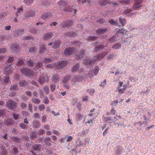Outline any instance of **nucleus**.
<instances>
[{
  "label": "nucleus",
  "instance_id": "obj_1",
  "mask_svg": "<svg viewBox=\"0 0 155 155\" xmlns=\"http://www.w3.org/2000/svg\"><path fill=\"white\" fill-rule=\"evenodd\" d=\"M107 54V53L104 52L100 54H98L94 57L93 59L91 60L89 59H86L84 61V63L86 65L89 64L91 66L97 61H99L102 59L103 57Z\"/></svg>",
  "mask_w": 155,
  "mask_h": 155
},
{
  "label": "nucleus",
  "instance_id": "obj_2",
  "mask_svg": "<svg viewBox=\"0 0 155 155\" xmlns=\"http://www.w3.org/2000/svg\"><path fill=\"white\" fill-rule=\"evenodd\" d=\"M57 4L59 6L62 7V10L68 12H70L72 11V8H70V5L68 3L65 1L60 0L57 3Z\"/></svg>",
  "mask_w": 155,
  "mask_h": 155
},
{
  "label": "nucleus",
  "instance_id": "obj_3",
  "mask_svg": "<svg viewBox=\"0 0 155 155\" xmlns=\"http://www.w3.org/2000/svg\"><path fill=\"white\" fill-rule=\"evenodd\" d=\"M21 72L26 76L32 77L34 73L29 68H22L21 70Z\"/></svg>",
  "mask_w": 155,
  "mask_h": 155
},
{
  "label": "nucleus",
  "instance_id": "obj_4",
  "mask_svg": "<svg viewBox=\"0 0 155 155\" xmlns=\"http://www.w3.org/2000/svg\"><path fill=\"white\" fill-rule=\"evenodd\" d=\"M35 15V11L33 9H28L26 12L25 13L23 16L25 18H27L30 17H33Z\"/></svg>",
  "mask_w": 155,
  "mask_h": 155
},
{
  "label": "nucleus",
  "instance_id": "obj_5",
  "mask_svg": "<svg viewBox=\"0 0 155 155\" xmlns=\"http://www.w3.org/2000/svg\"><path fill=\"white\" fill-rule=\"evenodd\" d=\"M84 50L81 49L80 52L76 51L74 52V56L76 58L77 60H79L83 58L85 53Z\"/></svg>",
  "mask_w": 155,
  "mask_h": 155
},
{
  "label": "nucleus",
  "instance_id": "obj_6",
  "mask_svg": "<svg viewBox=\"0 0 155 155\" xmlns=\"http://www.w3.org/2000/svg\"><path fill=\"white\" fill-rule=\"evenodd\" d=\"M16 102L13 101L9 100L6 103V106L9 108L13 109L16 107Z\"/></svg>",
  "mask_w": 155,
  "mask_h": 155
},
{
  "label": "nucleus",
  "instance_id": "obj_7",
  "mask_svg": "<svg viewBox=\"0 0 155 155\" xmlns=\"http://www.w3.org/2000/svg\"><path fill=\"white\" fill-rule=\"evenodd\" d=\"M142 0H136L134 5L132 6V8L134 10H137L140 7L142 6L141 5L142 3Z\"/></svg>",
  "mask_w": 155,
  "mask_h": 155
},
{
  "label": "nucleus",
  "instance_id": "obj_8",
  "mask_svg": "<svg viewBox=\"0 0 155 155\" xmlns=\"http://www.w3.org/2000/svg\"><path fill=\"white\" fill-rule=\"evenodd\" d=\"M76 49L74 48H67L65 49L64 53L66 55H71L75 51Z\"/></svg>",
  "mask_w": 155,
  "mask_h": 155
},
{
  "label": "nucleus",
  "instance_id": "obj_9",
  "mask_svg": "<svg viewBox=\"0 0 155 155\" xmlns=\"http://www.w3.org/2000/svg\"><path fill=\"white\" fill-rule=\"evenodd\" d=\"M14 60V58L12 56L9 57L6 63L8 66L7 67L5 66V68H11L13 67L14 66V65L13 64H11L13 63Z\"/></svg>",
  "mask_w": 155,
  "mask_h": 155
},
{
  "label": "nucleus",
  "instance_id": "obj_10",
  "mask_svg": "<svg viewBox=\"0 0 155 155\" xmlns=\"http://www.w3.org/2000/svg\"><path fill=\"white\" fill-rule=\"evenodd\" d=\"M73 24V21H64L60 24V27L61 28H65L71 26Z\"/></svg>",
  "mask_w": 155,
  "mask_h": 155
},
{
  "label": "nucleus",
  "instance_id": "obj_11",
  "mask_svg": "<svg viewBox=\"0 0 155 155\" xmlns=\"http://www.w3.org/2000/svg\"><path fill=\"white\" fill-rule=\"evenodd\" d=\"M53 33L49 32L45 34L43 37L42 39L43 40H47L51 39L53 36Z\"/></svg>",
  "mask_w": 155,
  "mask_h": 155
},
{
  "label": "nucleus",
  "instance_id": "obj_12",
  "mask_svg": "<svg viewBox=\"0 0 155 155\" xmlns=\"http://www.w3.org/2000/svg\"><path fill=\"white\" fill-rule=\"evenodd\" d=\"M53 43L52 48H56L60 46L61 41L60 40L58 39L53 41Z\"/></svg>",
  "mask_w": 155,
  "mask_h": 155
},
{
  "label": "nucleus",
  "instance_id": "obj_13",
  "mask_svg": "<svg viewBox=\"0 0 155 155\" xmlns=\"http://www.w3.org/2000/svg\"><path fill=\"white\" fill-rule=\"evenodd\" d=\"M21 48L20 46L17 44H15L11 46V49L13 51H16Z\"/></svg>",
  "mask_w": 155,
  "mask_h": 155
},
{
  "label": "nucleus",
  "instance_id": "obj_14",
  "mask_svg": "<svg viewBox=\"0 0 155 155\" xmlns=\"http://www.w3.org/2000/svg\"><path fill=\"white\" fill-rule=\"evenodd\" d=\"M99 70L97 68H94L91 69L89 72L88 74L89 75H91L92 76H93L96 75L98 73Z\"/></svg>",
  "mask_w": 155,
  "mask_h": 155
},
{
  "label": "nucleus",
  "instance_id": "obj_15",
  "mask_svg": "<svg viewBox=\"0 0 155 155\" xmlns=\"http://www.w3.org/2000/svg\"><path fill=\"white\" fill-rule=\"evenodd\" d=\"M52 16V14L51 13H46L41 15V18L45 20L46 18H50Z\"/></svg>",
  "mask_w": 155,
  "mask_h": 155
},
{
  "label": "nucleus",
  "instance_id": "obj_16",
  "mask_svg": "<svg viewBox=\"0 0 155 155\" xmlns=\"http://www.w3.org/2000/svg\"><path fill=\"white\" fill-rule=\"evenodd\" d=\"M68 64L66 60H63L58 63V67H65Z\"/></svg>",
  "mask_w": 155,
  "mask_h": 155
},
{
  "label": "nucleus",
  "instance_id": "obj_17",
  "mask_svg": "<svg viewBox=\"0 0 155 155\" xmlns=\"http://www.w3.org/2000/svg\"><path fill=\"white\" fill-rule=\"evenodd\" d=\"M108 31L107 28H100L96 31V33L99 34H104Z\"/></svg>",
  "mask_w": 155,
  "mask_h": 155
},
{
  "label": "nucleus",
  "instance_id": "obj_18",
  "mask_svg": "<svg viewBox=\"0 0 155 155\" xmlns=\"http://www.w3.org/2000/svg\"><path fill=\"white\" fill-rule=\"evenodd\" d=\"M60 77L58 74L54 75L52 78V81L53 83H57L59 81Z\"/></svg>",
  "mask_w": 155,
  "mask_h": 155
},
{
  "label": "nucleus",
  "instance_id": "obj_19",
  "mask_svg": "<svg viewBox=\"0 0 155 155\" xmlns=\"http://www.w3.org/2000/svg\"><path fill=\"white\" fill-rule=\"evenodd\" d=\"M53 0H44V3L42 4H44V5L46 6L50 5L53 4Z\"/></svg>",
  "mask_w": 155,
  "mask_h": 155
},
{
  "label": "nucleus",
  "instance_id": "obj_20",
  "mask_svg": "<svg viewBox=\"0 0 155 155\" xmlns=\"http://www.w3.org/2000/svg\"><path fill=\"white\" fill-rule=\"evenodd\" d=\"M127 88V86L124 85L123 86V88H121L120 87H118L117 88V90L120 94H123L124 93V91L126 90Z\"/></svg>",
  "mask_w": 155,
  "mask_h": 155
},
{
  "label": "nucleus",
  "instance_id": "obj_21",
  "mask_svg": "<svg viewBox=\"0 0 155 155\" xmlns=\"http://www.w3.org/2000/svg\"><path fill=\"white\" fill-rule=\"evenodd\" d=\"M111 1L107 2V1L106 0H101L99 1L100 5L102 6L106 5L108 4H111Z\"/></svg>",
  "mask_w": 155,
  "mask_h": 155
},
{
  "label": "nucleus",
  "instance_id": "obj_22",
  "mask_svg": "<svg viewBox=\"0 0 155 155\" xmlns=\"http://www.w3.org/2000/svg\"><path fill=\"white\" fill-rule=\"evenodd\" d=\"M33 127L35 128H37L39 127L40 126V123L39 121L37 120H35L33 121Z\"/></svg>",
  "mask_w": 155,
  "mask_h": 155
},
{
  "label": "nucleus",
  "instance_id": "obj_23",
  "mask_svg": "<svg viewBox=\"0 0 155 155\" xmlns=\"http://www.w3.org/2000/svg\"><path fill=\"white\" fill-rule=\"evenodd\" d=\"M46 50V48L44 45H41L39 47V52L40 54H42L44 51Z\"/></svg>",
  "mask_w": 155,
  "mask_h": 155
},
{
  "label": "nucleus",
  "instance_id": "obj_24",
  "mask_svg": "<svg viewBox=\"0 0 155 155\" xmlns=\"http://www.w3.org/2000/svg\"><path fill=\"white\" fill-rule=\"evenodd\" d=\"M104 47V45H100L95 47V51L97 52L103 49Z\"/></svg>",
  "mask_w": 155,
  "mask_h": 155
},
{
  "label": "nucleus",
  "instance_id": "obj_25",
  "mask_svg": "<svg viewBox=\"0 0 155 155\" xmlns=\"http://www.w3.org/2000/svg\"><path fill=\"white\" fill-rule=\"evenodd\" d=\"M42 148V146L40 144H35L33 146V149L34 150L39 151Z\"/></svg>",
  "mask_w": 155,
  "mask_h": 155
},
{
  "label": "nucleus",
  "instance_id": "obj_26",
  "mask_svg": "<svg viewBox=\"0 0 155 155\" xmlns=\"http://www.w3.org/2000/svg\"><path fill=\"white\" fill-rule=\"evenodd\" d=\"M24 63V61L23 59H20L15 63L16 66L20 67L23 65Z\"/></svg>",
  "mask_w": 155,
  "mask_h": 155
},
{
  "label": "nucleus",
  "instance_id": "obj_27",
  "mask_svg": "<svg viewBox=\"0 0 155 155\" xmlns=\"http://www.w3.org/2000/svg\"><path fill=\"white\" fill-rule=\"evenodd\" d=\"M51 141V139L49 137L45 138L43 140L44 144H49Z\"/></svg>",
  "mask_w": 155,
  "mask_h": 155
},
{
  "label": "nucleus",
  "instance_id": "obj_28",
  "mask_svg": "<svg viewBox=\"0 0 155 155\" xmlns=\"http://www.w3.org/2000/svg\"><path fill=\"white\" fill-rule=\"evenodd\" d=\"M76 36V34L74 32H67L65 36V37H74Z\"/></svg>",
  "mask_w": 155,
  "mask_h": 155
},
{
  "label": "nucleus",
  "instance_id": "obj_29",
  "mask_svg": "<svg viewBox=\"0 0 155 155\" xmlns=\"http://www.w3.org/2000/svg\"><path fill=\"white\" fill-rule=\"evenodd\" d=\"M121 47V44L120 43H117L114 44L112 46V48L114 49H119Z\"/></svg>",
  "mask_w": 155,
  "mask_h": 155
},
{
  "label": "nucleus",
  "instance_id": "obj_30",
  "mask_svg": "<svg viewBox=\"0 0 155 155\" xmlns=\"http://www.w3.org/2000/svg\"><path fill=\"white\" fill-rule=\"evenodd\" d=\"M37 132L36 131H35L31 132L30 134V138L31 139L33 140L37 137Z\"/></svg>",
  "mask_w": 155,
  "mask_h": 155
},
{
  "label": "nucleus",
  "instance_id": "obj_31",
  "mask_svg": "<svg viewBox=\"0 0 155 155\" xmlns=\"http://www.w3.org/2000/svg\"><path fill=\"white\" fill-rule=\"evenodd\" d=\"M39 81L40 84H43V83H44L45 81V77L42 76H40L39 79ZM46 81H48V79H47V80H46Z\"/></svg>",
  "mask_w": 155,
  "mask_h": 155
},
{
  "label": "nucleus",
  "instance_id": "obj_32",
  "mask_svg": "<svg viewBox=\"0 0 155 155\" xmlns=\"http://www.w3.org/2000/svg\"><path fill=\"white\" fill-rule=\"evenodd\" d=\"M28 84L27 82L25 81H21L19 82V85L22 87H24Z\"/></svg>",
  "mask_w": 155,
  "mask_h": 155
},
{
  "label": "nucleus",
  "instance_id": "obj_33",
  "mask_svg": "<svg viewBox=\"0 0 155 155\" xmlns=\"http://www.w3.org/2000/svg\"><path fill=\"white\" fill-rule=\"evenodd\" d=\"M122 149L120 147H118L115 155H120L122 153Z\"/></svg>",
  "mask_w": 155,
  "mask_h": 155
},
{
  "label": "nucleus",
  "instance_id": "obj_34",
  "mask_svg": "<svg viewBox=\"0 0 155 155\" xmlns=\"http://www.w3.org/2000/svg\"><path fill=\"white\" fill-rule=\"evenodd\" d=\"M119 21L121 24L122 26H124L125 25V24L126 22V20L124 18H121V17H120L119 18Z\"/></svg>",
  "mask_w": 155,
  "mask_h": 155
},
{
  "label": "nucleus",
  "instance_id": "obj_35",
  "mask_svg": "<svg viewBox=\"0 0 155 155\" xmlns=\"http://www.w3.org/2000/svg\"><path fill=\"white\" fill-rule=\"evenodd\" d=\"M34 39V37L31 35H28L26 37H24L23 38V40H33Z\"/></svg>",
  "mask_w": 155,
  "mask_h": 155
},
{
  "label": "nucleus",
  "instance_id": "obj_36",
  "mask_svg": "<svg viewBox=\"0 0 155 155\" xmlns=\"http://www.w3.org/2000/svg\"><path fill=\"white\" fill-rule=\"evenodd\" d=\"M34 0H24V3L27 5H30L33 3Z\"/></svg>",
  "mask_w": 155,
  "mask_h": 155
},
{
  "label": "nucleus",
  "instance_id": "obj_37",
  "mask_svg": "<svg viewBox=\"0 0 155 155\" xmlns=\"http://www.w3.org/2000/svg\"><path fill=\"white\" fill-rule=\"evenodd\" d=\"M37 49V48L36 47H31L29 48H28L29 51L30 52L34 53Z\"/></svg>",
  "mask_w": 155,
  "mask_h": 155
},
{
  "label": "nucleus",
  "instance_id": "obj_38",
  "mask_svg": "<svg viewBox=\"0 0 155 155\" xmlns=\"http://www.w3.org/2000/svg\"><path fill=\"white\" fill-rule=\"evenodd\" d=\"M83 117V115L80 113H78L76 115V118L78 121L81 120Z\"/></svg>",
  "mask_w": 155,
  "mask_h": 155
},
{
  "label": "nucleus",
  "instance_id": "obj_39",
  "mask_svg": "<svg viewBox=\"0 0 155 155\" xmlns=\"http://www.w3.org/2000/svg\"><path fill=\"white\" fill-rule=\"evenodd\" d=\"M98 37L95 36H90L88 38L87 40L89 41H94L95 40H96L98 39Z\"/></svg>",
  "mask_w": 155,
  "mask_h": 155
},
{
  "label": "nucleus",
  "instance_id": "obj_40",
  "mask_svg": "<svg viewBox=\"0 0 155 155\" xmlns=\"http://www.w3.org/2000/svg\"><path fill=\"white\" fill-rule=\"evenodd\" d=\"M10 89L11 90L17 91L18 90V87L17 85H14L11 86L10 87Z\"/></svg>",
  "mask_w": 155,
  "mask_h": 155
},
{
  "label": "nucleus",
  "instance_id": "obj_41",
  "mask_svg": "<svg viewBox=\"0 0 155 155\" xmlns=\"http://www.w3.org/2000/svg\"><path fill=\"white\" fill-rule=\"evenodd\" d=\"M32 101L34 103L37 104H39L41 102L40 100L37 98H32Z\"/></svg>",
  "mask_w": 155,
  "mask_h": 155
},
{
  "label": "nucleus",
  "instance_id": "obj_42",
  "mask_svg": "<svg viewBox=\"0 0 155 155\" xmlns=\"http://www.w3.org/2000/svg\"><path fill=\"white\" fill-rule=\"evenodd\" d=\"M117 39V38L115 36H113L109 39L108 41L110 43H113Z\"/></svg>",
  "mask_w": 155,
  "mask_h": 155
},
{
  "label": "nucleus",
  "instance_id": "obj_43",
  "mask_svg": "<svg viewBox=\"0 0 155 155\" xmlns=\"http://www.w3.org/2000/svg\"><path fill=\"white\" fill-rule=\"evenodd\" d=\"M70 79V76L69 75L66 76L64 77L63 80V82L64 83H67Z\"/></svg>",
  "mask_w": 155,
  "mask_h": 155
},
{
  "label": "nucleus",
  "instance_id": "obj_44",
  "mask_svg": "<svg viewBox=\"0 0 155 155\" xmlns=\"http://www.w3.org/2000/svg\"><path fill=\"white\" fill-rule=\"evenodd\" d=\"M24 32V29H21L18 30L16 31V33L18 35L23 34Z\"/></svg>",
  "mask_w": 155,
  "mask_h": 155
},
{
  "label": "nucleus",
  "instance_id": "obj_45",
  "mask_svg": "<svg viewBox=\"0 0 155 155\" xmlns=\"http://www.w3.org/2000/svg\"><path fill=\"white\" fill-rule=\"evenodd\" d=\"M87 91L91 95H93L94 93L95 90L94 89L91 88L88 89Z\"/></svg>",
  "mask_w": 155,
  "mask_h": 155
},
{
  "label": "nucleus",
  "instance_id": "obj_46",
  "mask_svg": "<svg viewBox=\"0 0 155 155\" xmlns=\"http://www.w3.org/2000/svg\"><path fill=\"white\" fill-rule=\"evenodd\" d=\"M19 126L22 129H26L28 128L27 126L24 123H21L19 125Z\"/></svg>",
  "mask_w": 155,
  "mask_h": 155
},
{
  "label": "nucleus",
  "instance_id": "obj_47",
  "mask_svg": "<svg viewBox=\"0 0 155 155\" xmlns=\"http://www.w3.org/2000/svg\"><path fill=\"white\" fill-rule=\"evenodd\" d=\"M27 62L30 67H31L34 66V63L33 62V61L31 60H28Z\"/></svg>",
  "mask_w": 155,
  "mask_h": 155
},
{
  "label": "nucleus",
  "instance_id": "obj_48",
  "mask_svg": "<svg viewBox=\"0 0 155 155\" xmlns=\"http://www.w3.org/2000/svg\"><path fill=\"white\" fill-rule=\"evenodd\" d=\"M114 56V54L113 53L109 54L107 56V59L110 60L113 59Z\"/></svg>",
  "mask_w": 155,
  "mask_h": 155
},
{
  "label": "nucleus",
  "instance_id": "obj_49",
  "mask_svg": "<svg viewBox=\"0 0 155 155\" xmlns=\"http://www.w3.org/2000/svg\"><path fill=\"white\" fill-rule=\"evenodd\" d=\"M132 11V10L130 9H127L125 10L123 12V14L124 15H127Z\"/></svg>",
  "mask_w": 155,
  "mask_h": 155
},
{
  "label": "nucleus",
  "instance_id": "obj_50",
  "mask_svg": "<svg viewBox=\"0 0 155 155\" xmlns=\"http://www.w3.org/2000/svg\"><path fill=\"white\" fill-rule=\"evenodd\" d=\"M5 123L7 125H12L13 122H12V120L8 119L6 121Z\"/></svg>",
  "mask_w": 155,
  "mask_h": 155
},
{
  "label": "nucleus",
  "instance_id": "obj_51",
  "mask_svg": "<svg viewBox=\"0 0 155 155\" xmlns=\"http://www.w3.org/2000/svg\"><path fill=\"white\" fill-rule=\"evenodd\" d=\"M56 86L55 84H51L50 85V89L51 92H53L54 91L55 89Z\"/></svg>",
  "mask_w": 155,
  "mask_h": 155
},
{
  "label": "nucleus",
  "instance_id": "obj_52",
  "mask_svg": "<svg viewBox=\"0 0 155 155\" xmlns=\"http://www.w3.org/2000/svg\"><path fill=\"white\" fill-rule=\"evenodd\" d=\"M13 140L14 141L17 143H19L20 141V138L17 137H14L13 138Z\"/></svg>",
  "mask_w": 155,
  "mask_h": 155
},
{
  "label": "nucleus",
  "instance_id": "obj_53",
  "mask_svg": "<svg viewBox=\"0 0 155 155\" xmlns=\"http://www.w3.org/2000/svg\"><path fill=\"white\" fill-rule=\"evenodd\" d=\"M12 116L13 117V118L15 119V120H17L19 116H20V115L18 114H16L15 113H14L12 114Z\"/></svg>",
  "mask_w": 155,
  "mask_h": 155
},
{
  "label": "nucleus",
  "instance_id": "obj_54",
  "mask_svg": "<svg viewBox=\"0 0 155 155\" xmlns=\"http://www.w3.org/2000/svg\"><path fill=\"white\" fill-rule=\"evenodd\" d=\"M52 60L49 58H46L43 61L44 63H48L52 61Z\"/></svg>",
  "mask_w": 155,
  "mask_h": 155
},
{
  "label": "nucleus",
  "instance_id": "obj_55",
  "mask_svg": "<svg viewBox=\"0 0 155 155\" xmlns=\"http://www.w3.org/2000/svg\"><path fill=\"white\" fill-rule=\"evenodd\" d=\"M44 98V103L46 104H48L49 103V100L48 97L47 96H45Z\"/></svg>",
  "mask_w": 155,
  "mask_h": 155
},
{
  "label": "nucleus",
  "instance_id": "obj_56",
  "mask_svg": "<svg viewBox=\"0 0 155 155\" xmlns=\"http://www.w3.org/2000/svg\"><path fill=\"white\" fill-rule=\"evenodd\" d=\"M43 89L46 94H48L49 92V88L48 87L46 86H45L44 87Z\"/></svg>",
  "mask_w": 155,
  "mask_h": 155
},
{
  "label": "nucleus",
  "instance_id": "obj_57",
  "mask_svg": "<svg viewBox=\"0 0 155 155\" xmlns=\"http://www.w3.org/2000/svg\"><path fill=\"white\" fill-rule=\"evenodd\" d=\"M18 13H16V16L15 17V18L14 19V22L15 23H18L19 21L20 20V18H19L18 19V18L17 17V16Z\"/></svg>",
  "mask_w": 155,
  "mask_h": 155
},
{
  "label": "nucleus",
  "instance_id": "obj_58",
  "mask_svg": "<svg viewBox=\"0 0 155 155\" xmlns=\"http://www.w3.org/2000/svg\"><path fill=\"white\" fill-rule=\"evenodd\" d=\"M5 110H0V117H3L5 115Z\"/></svg>",
  "mask_w": 155,
  "mask_h": 155
},
{
  "label": "nucleus",
  "instance_id": "obj_59",
  "mask_svg": "<svg viewBox=\"0 0 155 155\" xmlns=\"http://www.w3.org/2000/svg\"><path fill=\"white\" fill-rule=\"evenodd\" d=\"M104 119L106 121L108 122H111L113 121V120L111 119L110 117H105Z\"/></svg>",
  "mask_w": 155,
  "mask_h": 155
},
{
  "label": "nucleus",
  "instance_id": "obj_60",
  "mask_svg": "<svg viewBox=\"0 0 155 155\" xmlns=\"http://www.w3.org/2000/svg\"><path fill=\"white\" fill-rule=\"evenodd\" d=\"M45 107L44 104L40 105L39 107V109L40 111H42L43 110L45 109Z\"/></svg>",
  "mask_w": 155,
  "mask_h": 155
},
{
  "label": "nucleus",
  "instance_id": "obj_61",
  "mask_svg": "<svg viewBox=\"0 0 155 155\" xmlns=\"http://www.w3.org/2000/svg\"><path fill=\"white\" fill-rule=\"evenodd\" d=\"M97 21L100 24H103L105 23V21L103 19L100 18L97 20Z\"/></svg>",
  "mask_w": 155,
  "mask_h": 155
},
{
  "label": "nucleus",
  "instance_id": "obj_62",
  "mask_svg": "<svg viewBox=\"0 0 155 155\" xmlns=\"http://www.w3.org/2000/svg\"><path fill=\"white\" fill-rule=\"evenodd\" d=\"M6 51V50L5 48H3L0 49V54H3Z\"/></svg>",
  "mask_w": 155,
  "mask_h": 155
},
{
  "label": "nucleus",
  "instance_id": "obj_63",
  "mask_svg": "<svg viewBox=\"0 0 155 155\" xmlns=\"http://www.w3.org/2000/svg\"><path fill=\"white\" fill-rule=\"evenodd\" d=\"M4 81L5 84H8L9 81L8 76H6L5 78Z\"/></svg>",
  "mask_w": 155,
  "mask_h": 155
},
{
  "label": "nucleus",
  "instance_id": "obj_64",
  "mask_svg": "<svg viewBox=\"0 0 155 155\" xmlns=\"http://www.w3.org/2000/svg\"><path fill=\"white\" fill-rule=\"evenodd\" d=\"M125 31V30L124 29L122 28L118 30L117 31V33L118 34H124Z\"/></svg>",
  "mask_w": 155,
  "mask_h": 155
}]
</instances>
